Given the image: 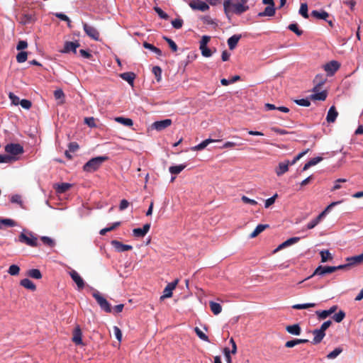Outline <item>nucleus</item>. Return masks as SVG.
Listing matches in <instances>:
<instances>
[{"instance_id":"680f3d73","label":"nucleus","mask_w":363,"mask_h":363,"mask_svg":"<svg viewBox=\"0 0 363 363\" xmlns=\"http://www.w3.org/2000/svg\"><path fill=\"white\" fill-rule=\"evenodd\" d=\"M113 332H114V335L116 336V338L119 341L121 342V340H122V332L121 330H120V328L118 327V326H114L113 327Z\"/></svg>"},{"instance_id":"72a5a7b5","label":"nucleus","mask_w":363,"mask_h":363,"mask_svg":"<svg viewBox=\"0 0 363 363\" xmlns=\"http://www.w3.org/2000/svg\"><path fill=\"white\" fill-rule=\"evenodd\" d=\"M327 97L326 91H323L318 93L313 94L311 95V99L312 100H318V101H325Z\"/></svg>"},{"instance_id":"9b49d317","label":"nucleus","mask_w":363,"mask_h":363,"mask_svg":"<svg viewBox=\"0 0 363 363\" xmlns=\"http://www.w3.org/2000/svg\"><path fill=\"white\" fill-rule=\"evenodd\" d=\"M80 46V44L78 41L75 42H71V41H66L65 43L64 48L62 50V52L64 53H69L70 52H72L73 53H77V48H78Z\"/></svg>"},{"instance_id":"2eb2a0df","label":"nucleus","mask_w":363,"mask_h":363,"mask_svg":"<svg viewBox=\"0 0 363 363\" xmlns=\"http://www.w3.org/2000/svg\"><path fill=\"white\" fill-rule=\"evenodd\" d=\"M111 243L118 252H125L133 249L131 245L123 244L116 240H112Z\"/></svg>"},{"instance_id":"052dcab7","label":"nucleus","mask_w":363,"mask_h":363,"mask_svg":"<svg viewBox=\"0 0 363 363\" xmlns=\"http://www.w3.org/2000/svg\"><path fill=\"white\" fill-rule=\"evenodd\" d=\"M277 196H278L277 194H275L271 198L267 199L265 201V204H264L265 208H269L270 206H272L275 202V200L277 198Z\"/></svg>"},{"instance_id":"f8f14e48","label":"nucleus","mask_w":363,"mask_h":363,"mask_svg":"<svg viewBox=\"0 0 363 363\" xmlns=\"http://www.w3.org/2000/svg\"><path fill=\"white\" fill-rule=\"evenodd\" d=\"M172 123V122L171 119H164L162 121L154 122L152 125V127L158 131H161L170 126Z\"/></svg>"},{"instance_id":"58836bf2","label":"nucleus","mask_w":363,"mask_h":363,"mask_svg":"<svg viewBox=\"0 0 363 363\" xmlns=\"http://www.w3.org/2000/svg\"><path fill=\"white\" fill-rule=\"evenodd\" d=\"M316 303H303V304H295L292 306L294 309L301 310V309H306L308 308L315 307Z\"/></svg>"},{"instance_id":"603ef678","label":"nucleus","mask_w":363,"mask_h":363,"mask_svg":"<svg viewBox=\"0 0 363 363\" xmlns=\"http://www.w3.org/2000/svg\"><path fill=\"white\" fill-rule=\"evenodd\" d=\"M19 272H20V268L18 266H17L16 264L11 265L9 267V269L8 271V272L12 276L18 275L19 274Z\"/></svg>"},{"instance_id":"9d476101","label":"nucleus","mask_w":363,"mask_h":363,"mask_svg":"<svg viewBox=\"0 0 363 363\" xmlns=\"http://www.w3.org/2000/svg\"><path fill=\"white\" fill-rule=\"evenodd\" d=\"M179 282L178 279L174 280V281L169 283L163 291V295L160 297L161 300H163L167 298H170L172 296V291L176 288L177 284Z\"/></svg>"},{"instance_id":"4c0bfd02","label":"nucleus","mask_w":363,"mask_h":363,"mask_svg":"<svg viewBox=\"0 0 363 363\" xmlns=\"http://www.w3.org/2000/svg\"><path fill=\"white\" fill-rule=\"evenodd\" d=\"M2 225L8 227H13L16 225V222L9 218H0V228H2Z\"/></svg>"},{"instance_id":"774afa93","label":"nucleus","mask_w":363,"mask_h":363,"mask_svg":"<svg viewBox=\"0 0 363 363\" xmlns=\"http://www.w3.org/2000/svg\"><path fill=\"white\" fill-rule=\"evenodd\" d=\"M79 147V146L76 142L70 143L68 145V150L72 152H76Z\"/></svg>"},{"instance_id":"aec40b11","label":"nucleus","mask_w":363,"mask_h":363,"mask_svg":"<svg viewBox=\"0 0 363 363\" xmlns=\"http://www.w3.org/2000/svg\"><path fill=\"white\" fill-rule=\"evenodd\" d=\"M241 37V35H233L228 39L227 43L230 50H233L237 47Z\"/></svg>"},{"instance_id":"69168bd1","label":"nucleus","mask_w":363,"mask_h":363,"mask_svg":"<svg viewBox=\"0 0 363 363\" xmlns=\"http://www.w3.org/2000/svg\"><path fill=\"white\" fill-rule=\"evenodd\" d=\"M241 200L245 203H248V204H250L252 206H255V205L257 204V202L255 200L251 199L247 197L246 196H242V198H241Z\"/></svg>"},{"instance_id":"c85d7f7f","label":"nucleus","mask_w":363,"mask_h":363,"mask_svg":"<svg viewBox=\"0 0 363 363\" xmlns=\"http://www.w3.org/2000/svg\"><path fill=\"white\" fill-rule=\"evenodd\" d=\"M269 228V225H264V224H259L258 225L254 231L250 235V238H254L257 237L259 234H260L262 232H263L265 229Z\"/></svg>"},{"instance_id":"2f4dec72","label":"nucleus","mask_w":363,"mask_h":363,"mask_svg":"<svg viewBox=\"0 0 363 363\" xmlns=\"http://www.w3.org/2000/svg\"><path fill=\"white\" fill-rule=\"evenodd\" d=\"M209 306L211 311L214 315H218L222 311V307L220 303H216L214 301H210Z\"/></svg>"},{"instance_id":"09e8293b","label":"nucleus","mask_w":363,"mask_h":363,"mask_svg":"<svg viewBox=\"0 0 363 363\" xmlns=\"http://www.w3.org/2000/svg\"><path fill=\"white\" fill-rule=\"evenodd\" d=\"M152 73L155 74L157 82H160L162 78V69L159 66L152 67Z\"/></svg>"},{"instance_id":"6e6d98bb","label":"nucleus","mask_w":363,"mask_h":363,"mask_svg":"<svg viewBox=\"0 0 363 363\" xmlns=\"http://www.w3.org/2000/svg\"><path fill=\"white\" fill-rule=\"evenodd\" d=\"M199 49L203 57H209L212 55V51L207 46L199 47Z\"/></svg>"},{"instance_id":"c9c22d12","label":"nucleus","mask_w":363,"mask_h":363,"mask_svg":"<svg viewBox=\"0 0 363 363\" xmlns=\"http://www.w3.org/2000/svg\"><path fill=\"white\" fill-rule=\"evenodd\" d=\"M143 47L146 49L152 50V52H154L159 56H161L162 54V50L160 49L156 48L155 46H154L153 45H152L150 43H148L147 42L143 43Z\"/></svg>"},{"instance_id":"5fc2aeb1","label":"nucleus","mask_w":363,"mask_h":363,"mask_svg":"<svg viewBox=\"0 0 363 363\" xmlns=\"http://www.w3.org/2000/svg\"><path fill=\"white\" fill-rule=\"evenodd\" d=\"M154 10L161 18L164 20H167L169 18L168 14L164 12L160 7L155 6L154 7Z\"/></svg>"},{"instance_id":"ea45409f","label":"nucleus","mask_w":363,"mask_h":363,"mask_svg":"<svg viewBox=\"0 0 363 363\" xmlns=\"http://www.w3.org/2000/svg\"><path fill=\"white\" fill-rule=\"evenodd\" d=\"M342 348L339 347H336L334 350H333L331 352L328 354L327 358L328 359H335L342 352Z\"/></svg>"},{"instance_id":"f704fd0d","label":"nucleus","mask_w":363,"mask_h":363,"mask_svg":"<svg viewBox=\"0 0 363 363\" xmlns=\"http://www.w3.org/2000/svg\"><path fill=\"white\" fill-rule=\"evenodd\" d=\"M186 164H179L177 166H171L169 168V171L172 174H179L185 167Z\"/></svg>"},{"instance_id":"338daca9","label":"nucleus","mask_w":363,"mask_h":363,"mask_svg":"<svg viewBox=\"0 0 363 363\" xmlns=\"http://www.w3.org/2000/svg\"><path fill=\"white\" fill-rule=\"evenodd\" d=\"M84 123L91 128L96 126L95 119L93 117L85 118Z\"/></svg>"},{"instance_id":"0e129e2a","label":"nucleus","mask_w":363,"mask_h":363,"mask_svg":"<svg viewBox=\"0 0 363 363\" xmlns=\"http://www.w3.org/2000/svg\"><path fill=\"white\" fill-rule=\"evenodd\" d=\"M315 313L318 315V318L321 320L325 319L327 317L330 315L328 310H324L322 311H317Z\"/></svg>"},{"instance_id":"423d86ee","label":"nucleus","mask_w":363,"mask_h":363,"mask_svg":"<svg viewBox=\"0 0 363 363\" xmlns=\"http://www.w3.org/2000/svg\"><path fill=\"white\" fill-rule=\"evenodd\" d=\"M83 28L85 33L91 39L94 40H99V32L97 30L96 28L94 26H89L87 23H84L83 24Z\"/></svg>"},{"instance_id":"8fccbe9b","label":"nucleus","mask_w":363,"mask_h":363,"mask_svg":"<svg viewBox=\"0 0 363 363\" xmlns=\"http://www.w3.org/2000/svg\"><path fill=\"white\" fill-rule=\"evenodd\" d=\"M345 317V313L343 311H340L338 313H335L333 318L337 323H340Z\"/></svg>"},{"instance_id":"7c9ffc66","label":"nucleus","mask_w":363,"mask_h":363,"mask_svg":"<svg viewBox=\"0 0 363 363\" xmlns=\"http://www.w3.org/2000/svg\"><path fill=\"white\" fill-rule=\"evenodd\" d=\"M115 121L125 126L130 127L133 125V120L128 118L116 117Z\"/></svg>"},{"instance_id":"1a4fd4ad","label":"nucleus","mask_w":363,"mask_h":363,"mask_svg":"<svg viewBox=\"0 0 363 363\" xmlns=\"http://www.w3.org/2000/svg\"><path fill=\"white\" fill-rule=\"evenodd\" d=\"M340 67V64L335 60H332L324 65V69L328 76H333Z\"/></svg>"},{"instance_id":"c756f323","label":"nucleus","mask_w":363,"mask_h":363,"mask_svg":"<svg viewBox=\"0 0 363 363\" xmlns=\"http://www.w3.org/2000/svg\"><path fill=\"white\" fill-rule=\"evenodd\" d=\"M20 284L26 289H30L33 291H35L36 286L29 279H23L21 281Z\"/></svg>"},{"instance_id":"a878e982","label":"nucleus","mask_w":363,"mask_h":363,"mask_svg":"<svg viewBox=\"0 0 363 363\" xmlns=\"http://www.w3.org/2000/svg\"><path fill=\"white\" fill-rule=\"evenodd\" d=\"M120 77L131 86L133 85L134 79L135 78V74L133 72H124L121 74Z\"/></svg>"},{"instance_id":"79ce46f5","label":"nucleus","mask_w":363,"mask_h":363,"mask_svg":"<svg viewBox=\"0 0 363 363\" xmlns=\"http://www.w3.org/2000/svg\"><path fill=\"white\" fill-rule=\"evenodd\" d=\"M33 21V18L32 15L30 14H24L21 16L20 23L23 25H26L30 23Z\"/></svg>"},{"instance_id":"f257e3e1","label":"nucleus","mask_w":363,"mask_h":363,"mask_svg":"<svg viewBox=\"0 0 363 363\" xmlns=\"http://www.w3.org/2000/svg\"><path fill=\"white\" fill-rule=\"evenodd\" d=\"M224 13L228 19L233 13L240 15L249 9L247 5L240 4L238 2L234 3L233 0H224L223 1Z\"/></svg>"},{"instance_id":"bf43d9fd","label":"nucleus","mask_w":363,"mask_h":363,"mask_svg":"<svg viewBox=\"0 0 363 363\" xmlns=\"http://www.w3.org/2000/svg\"><path fill=\"white\" fill-rule=\"evenodd\" d=\"M9 97L11 99V103L13 105H18L20 104L21 101H20L19 98L17 96H16L13 93L10 92L9 94Z\"/></svg>"},{"instance_id":"ddd939ff","label":"nucleus","mask_w":363,"mask_h":363,"mask_svg":"<svg viewBox=\"0 0 363 363\" xmlns=\"http://www.w3.org/2000/svg\"><path fill=\"white\" fill-rule=\"evenodd\" d=\"M69 275L72 280L76 283L79 290L84 289V281L81 276L75 270L70 271Z\"/></svg>"},{"instance_id":"0eeeda50","label":"nucleus","mask_w":363,"mask_h":363,"mask_svg":"<svg viewBox=\"0 0 363 363\" xmlns=\"http://www.w3.org/2000/svg\"><path fill=\"white\" fill-rule=\"evenodd\" d=\"M189 5L193 10H199L203 12L209 9V6L201 0H193L189 2Z\"/></svg>"},{"instance_id":"de8ad7c7","label":"nucleus","mask_w":363,"mask_h":363,"mask_svg":"<svg viewBox=\"0 0 363 363\" xmlns=\"http://www.w3.org/2000/svg\"><path fill=\"white\" fill-rule=\"evenodd\" d=\"M194 331L201 340L206 342H209L208 337L204 333H203L198 327H196L194 328Z\"/></svg>"},{"instance_id":"a18cd8bd","label":"nucleus","mask_w":363,"mask_h":363,"mask_svg":"<svg viewBox=\"0 0 363 363\" xmlns=\"http://www.w3.org/2000/svg\"><path fill=\"white\" fill-rule=\"evenodd\" d=\"M299 13L304 18H308V5L306 3H302L300 6Z\"/></svg>"},{"instance_id":"6ab92c4d","label":"nucleus","mask_w":363,"mask_h":363,"mask_svg":"<svg viewBox=\"0 0 363 363\" xmlns=\"http://www.w3.org/2000/svg\"><path fill=\"white\" fill-rule=\"evenodd\" d=\"M338 116V113L334 106H331L328 112L326 121L328 123H334Z\"/></svg>"},{"instance_id":"393cba45","label":"nucleus","mask_w":363,"mask_h":363,"mask_svg":"<svg viewBox=\"0 0 363 363\" xmlns=\"http://www.w3.org/2000/svg\"><path fill=\"white\" fill-rule=\"evenodd\" d=\"M218 141L219 140H213V139H210V138L206 139V140L202 141L199 145L192 147L191 150H193V151L201 150L204 149L206 147H207V145H209L210 143H213V142H218Z\"/></svg>"},{"instance_id":"13d9d810","label":"nucleus","mask_w":363,"mask_h":363,"mask_svg":"<svg viewBox=\"0 0 363 363\" xmlns=\"http://www.w3.org/2000/svg\"><path fill=\"white\" fill-rule=\"evenodd\" d=\"M172 26L176 29H179L182 27L183 20L181 18H176L172 21Z\"/></svg>"},{"instance_id":"dca6fc26","label":"nucleus","mask_w":363,"mask_h":363,"mask_svg":"<svg viewBox=\"0 0 363 363\" xmlns=\"http://www.w3.org/2000/svg\"><path fill=\"white\" fill-rule=\"evenodd\" d=\"M300 240V238L298 237H293V238H291L288 240H286V241H284V242H282L281 245H279L277 248H276L274 250V252H277L286 247H289L293 244H295L298 241H299Z\"/></svg>"},{"instance_id":"bb28decb","label":"nucleus","mask_w":363,"mask_h":363,"mask_svg":"<svg viewBox=\"0 0 363 363\" xmlns=\"http://www.w3.org/2000/svg\"><path fill=\"white\" fill-rule=\"evenodd\" d=\"M286 330L289 333L294 335H299L301 333V329L298 324L288 325L286 326Z\"/></svg>"},{"instance_id":"6e6552de","label":"nucleus","mask_w":363,"mask_h":363,"mask_svg":"<svg viewBox=\"0 0 363 363\" xmlns=\"http://www.w3.org/2000/svg\"><path fill=\"white\" fill-rule=\"evenodd\" d=\"M335 272V269L334 267L330 266H318L313 274L310 277H308L306 279H310L311 277L315 276V275H325L326 274H330Z\"/></svg>"},{"instance_id":"4d7b16f0","label":"nucleus","mask_w":363,"mask_h":363,"mask_svg":"<svg viewBox=\"0 0 363 363\" xmlns=\"http://www.w3.org/2000/svg\"><path fill=\"white\" fill-rule=\"evenodd\" d=\"M295 102L296 104L305 107H308L311 105L310 101L307 99H297Z\"/></svg>"},{"instance_id":"c03bdc74","label":"nucleus","mask_w":363,"mask_h":363,"mask_svg":"<svg viewBox=\"0 0 363 363\" xmlns=\"http://www.w3.org/2000/svg\"><path fill=\"white\" fill-rule=\"evenodd\" d=\"M28 57V52L26 51H21L16 55V61L18 63H23L26 61Z\"/></svg>"},{"instance_id":"39448f33","label":"nucleus","mask_w":363,"mask_h":363,"mask_svg":"<svg viewBox=\"0 0 363 363\" xmlns=\"http://www.w3.org/2000/svg\"><path fill=\"white\" fill-rule=\"evenodd\" d=\"M5 151L12 155H18L23 152V147L18 143H10L5 146Z\"/></svg>"},{"instance_id":"a19ab883","label":"nucleus","mask_w":363,"mask_h":363,"mask_svg":"<svg viewBox=\"0 0 363 363\" xmlns=\"http://www.w3.org/2000/svg\"><path fill=\"white\" fill-rule=\"evenodd\" d=\"M288 28L295 33L297 35L300 36L303 34V30L299 29L297 23H291L289 25Z\"/></svg>"},{"instance_id":"e433bc0d","label":"nucleus","mask_w":363,"mask_h":363,"mask_svg":"<svg viewBox=\"0 0 363 363\" xmlns=\"http://www.w3.org/2000/svg\"><path fill=\"white\" fill-rule=\"evenodd\" d=\"M27 274L29 277L33 279H40L42 278V274L38 269H30Z\"/></svg>"},{"instance_id":"4468645a","label":"nucleus","mask_w":363,"mask_h":363,"mask_svg":"<svg viewBox=\"0 0 363 363\" xmlns=\"http://www.w3.org/2000/svg\"><path fill=\"white\" fill-rule=\"evenodd\" d=\"M150 224L146 223L142 228H135L133 230V235L136 238H143L150 230Z\"/></svg>"},{"instance_id":"864d4df0","label":"nucleus","mask_w":363,"mask_h":363,"mask_svg":"<svg viewBox=\"0 0 363 363\" xmlns=\"http://www.w3.org/2000/svg\"><path fill=\"white\" fill-rule=\"evenodd\" d=\"M41 240L45 245L49 246L50 247L55 245V241L49 237L43 236L41 237Z\"/></svg>"},{"instance_id":"412c9836","label":"nucleus","mask_w":363,"mask_h":363,"mask_svg":"<svg viewBox=\"0 0 363 363\" xmlns=\"http://www.w3.org/2000/svg\"><path fill=\"white\" fill-rule=\"evenodd\" d=\"M72 187V184L69 183H61L56 184L54 186V189L57 194H63L67 191Z\"/></svg>"},{"instance_id":"f03ea898","label":"nucleus","mask_w":363,"mask_h":363,"mask_svg":"<svg viewBox=\"0 0 363 363\" xmlns=\"http://www.w3.org/2000/svg\"><path fill=\"white\" fill-rule=\"evenodd\" d=\"M107 156H99L89 160L83 167V169L87 172H93L97 170L105 161L108 160Z\"/></svg>"},{"instance_id":"7ed1b4c3","label":"nucleus","mask_w":363,"mask_h":363,"mask_svg":"<svg viewBox=\"0 0 363 363\" xmlns=\"http://www.w3.org/2000/svg\"><path fill=\"white\" fill-rule=\"evenodd\" d=\"M18 242L26 244L30 247H38V238L32 232L21 233L18 238Z\"/></svg>"},{"instance_id":"49530a36","label":"nucleus","mask_w":363,"mask_h":363,"mask_svg":"<svg viewBox=\"0 0 363 363\" xmlns=\"http://www.w3.org/2000/svg\"><path fill=\"white\" fill-rule=\"evenodd\" d=\"M163 39L168 43L169 48L172 49L173 52L177 51L178 47L177 44L171 38L167 36H164Z\"/></svg>"},{"instance_id":"5701e85b","label":"nucleus","mask_w":363,"mask_h":363,"mask_svg":"<svg viewBox=\"0 0 363 363\" xmlns=\"http://www.w3.org/2000/svg\"><path fill=\"white\" fill-rule=\"evenodd\" d=\"M311 15L316 19H323L325 21H327V18L329 17V13L325 11L313 10L311 11Z\"/></svg>"},{"instance_id":"b1692460","label":"nucleus","mask_w":363,"mask_h":363,"mask_svg":"<svg viewBox=\"0 0 363 363\" xmlns=\"http://www.w3.org/2000/svg\"><path fill=\"white\" fill-rule=\"evenodd\" d=\"M276 12L275 6H267L262 12L258 13V16H274Z\"/></svg>"},{"instance_id":"cd10ccee","label":"nucleus","mask_w":363,"mask_h":363,"mask_svg":"<svg viewBox=\"0 0 363 363\" xmlns=\"http://www.w3.org/2000/svg\"><path fill=\"white\" fill-rule=\"evenodd\" d=\"M347 261L350 262L351 266L359 264L363 262V252L361 255L347 258Z\"/></svg>"},{"instance_id":"a211bd4d","label":"nucleus","mask_w":363,"mask_h":363,"mask_svg":"<svg viewBox=\"0 0 363 363\" xmlns=\"http://www.w3.org/2000/svg\"><path fill=\"white\" fill-rule=\"evenodd\" d=\"M312 333L314 335V337L311 342L313 345L319 344L325 336V333L323 332L320 329H315L313 330Z\"/></svg>"},{"instance_id":"20e7f679","label":"nucleus","mask_w":363,"mask_h":363,"mask_svg":"<svg viewBox=\"0 0 363 363\" xmlns=\"http://www.w3.org/2000/svg\"><path fill=\"white\" fill-rule=\"evenodd\" d=\"M93 296L96 299L97 303L99 305L100 308L104 311L106 313H111L112 308L111 304L107 301V300L103 297L101 294L95 291L93 293Z\"/></svg>"},{"instance_id":"f3484780","label":"nucleus","mask_w":363,"mask_h":363,"mask_svg":"<svg viewBox=\"0 0 363 363\" xmlns=\"http://www.w3.org/2000/svg\"><path fill=\"white\" fill-rule=\"evenodd\" d=\"M82 333L79 326H77L73 331L72 341L78 345H83L82 342Z\"/></svg>"},{"instance_id":"4be33fe9","label":"nucleus","mask_w":363,"mask_h":363,"mask_svg":"<svg viewBox=\"0 0 363 363\" xmlns=\"http://www.w3.org/2000/svg\"><path fill=\"white\" fill-rule=\"evenodd\" d=\"M289 161L286 160L279 164L278 167L276 169V174L277 176H281L289 170Z\"/></svg>"},{"instance_id":"473e14b6","label":"nucleus","mask_w":363,"mask_h":363,"mask_svg":"<svg viewBox=\"0 0 363 363\" xmlns=\"http://www.w3.org/2000/svg\"><path fill=\"white\" fill-rule=\"evenodd\" d=\"M54 96L56 100H60L58 104H63L65 103V94L61 89H57L54 91Z\"/></svg>"},{"instance_id":"e2e57ef3","label":"nucleus","mask_w":363,"mask_h":363,"mask_svg":"<svg viewBox=\"0 0 363 363\" xmlns=\"http://www.w3.org/2000/svg\"><path fill=\"white\" fill-rule=\"evenodd\" d=\"M19 104H21V106L25 109H29L32 106L31 101L28 99L21 100Z\"/></svg>"},{"instance_id":"37998d69","label":"nucleus","mask_w":363,"mask_h":363,"mask_svg":"<svg viewBox=\"0 0 363 363\" xmlns=\"http://www.w3.org/2000/svg\"><path fill=\"white\" fill-rule=\"evenodd\" d=\"M321 262H325L333 259V256L328 250H323L320 252Z\"/></svg>"},{"instance_id":"3c124183","label":"nucleus","mask_w":363,"mask_h":363,"mask_svg":"<svg viewBox=\"0 0 363 363\" xmlns=\"http://www.w3.org/2000/svg\"><path fill=\"white\" fill-rule=\"evenodd\" d=\"M55 16L60 20L67 22L68 26L71 27V21L67 15L62 13H56Z\"/></svg>"}]
</instances>
